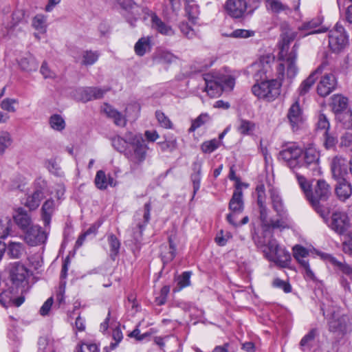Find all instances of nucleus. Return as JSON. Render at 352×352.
Masks as SVG:
<instances>
[{
    "label": "nucleus",
    "instance_id": "1",
    "mask_svg": "<svg viewBox=\"0 0 352 352\" xmlns=\"http://www.w3.org/2000/svg\"><path fill=\"white\" fill-rule=\"evenodd\" d=\"M285 69V64L279 63L276 78L256 81L252 87V94L260 100L267 102L274 100L280 94L281 80L284 76Z\"/></svg>",
    "mask_w": 352,
    "mask_h": 352
},
{
    "label": "nucleus",
    "instance_id": "2",
    "mask_svg": "<svg viewBox=\"0 0 352 352\" xmlns=\"http://www.w3.org/2000/svg\"><path fill=\"white\" fill-rule=\"evenodd\" d=\"M296 32L289 30L282 35V43L280 50V58L285 61V65H287V77L290 81L296 76L298 72V68L296 65L297 58L298 46L295 44L292 50L287 54L289 44L296 37Z\"/></svg>",
    "mask_w": 352,
    "mask_h": 352
},
{
    "label": "nucleus",
    "instance_id": "3",
    "mask_svg": "<svg viewBox=\"0 0 352 352\" xmlns=\"http://www.w3.org/2000/svg\"><path fill=\"white\" fill-rule=\"evenodd\" d=\"M331 194L330 186L324 180L318 179L314 186V191L307 194V199L311 204L316 212L325 219L329 214V210L321 202L326 201Z\"/></svg>",
    "mask_w": 352,
    "mask_h": 352
},
{
    "label": "nucleus",
    "instance_id": "4",
    "mask_svg": "<svg viewBox=\"0 0 352 352\" xmlns=\"http://www.w3.org/2000/svg\"><path fill=\"white\" fill-rule=\"evenodd\" d=\"M127 149L125 151V157L133 164L142 162L146 155L148 150L146 141L141 133L127 132Z\"/></svg>",
    "mask_w": 352,
    "mask_h": 352
},
{
    "label": "nucleus",
    "instance_id": "5",
    "mask_svg": "<svg viewBox=\"0 0 352 352\" xmlns=\"http://www.w3.org/2000/svg\"><path fill=\"white\" fill-rule=\"evenodd\" d=\"M140 109V107L138 103L129 104L125 108V116H123L120 111L108 104H104L102 107V111L108 118L113 120L116 125L119 126L126 125V116L135 118L138 116Z\"/></svg>",
    "mask_w": 352,
    "mask_h": 352
},
{
    "label": "nucleus",
    "instance_id": "6",
    "mask_svg": "<svg viewBox=\"0 0 352 352\" xmlns=\"http://www.w3.org/2000/svg\"><path fill=\"white\" fill-rule=\"evenodd\" d=\"M302 149L296 143L288 142L283 145L278 153V159L285 162L291 169L300 168Z\"/></svg>",
    "mask_w": 352,
    "mask_h": 352
},
{
    "label": "nucleus",
    "instance_id": "7",
    "mask_svg": "<svg viewBox=\"0 0 352 352\" xmlns=\"http://www.w3.org/2000/svg\"><path fill=\"white\" fill-rule=\"evenodd\" d=\"M349 45L348 35L340 23H337L335 27L329 33V46L335 53L342 51Z\"/></svg>",
    "mask_w": 352,
    "mask_h": 352
},
{
    "label": "nucleus",
    "instance_id": "8",
    "mask_svg": "<svg viewBox=\"0 0 352 352\" xmlns=\"http://www.w3.org/2000/svg\"><path fill=\"white\" fill-rule=\"evenodd\" d=\"M274 63V57L271 55L263 56L258 62L254 64L256 72L254 78L256 81L272 79V67Z\"/></svg>",
    "mask_w": 352,
    "mask_h": 352
},
{
    "label": "nucleus",
    "instance_id": "9",
    "mask_svg": "<svg viewBox=\"0 0 352 352\" xmlns=\"http://www.w3.org/2000/svg\"><path fill=\"white\" fill-rule=\"evenodd\" d=\"M109 91V88L80 87L75 90L74 97L80 101L86 102L92 100L102 98Z\"/></svg>",
    "mask_w": 352,
    "mask_h": 352
},
{
    "label": "nucleus",
    "instance_id": "10",
    "mask_svg": "<svg viewBox=\"0 0 352 352\" xmlns=\"http://www.w3.org/2000/svg\"><path fill=\"white\" fill-rule=\"evenodd\" d=\"M29 270L19 263H14L10 270V276L12 284L18 287H24L28 284Z\"/></svg>",
    "mask_w": 352,
    "mask_h": 352
},
{
    "label": "nucleus",
    "instance_id": "11",
    "mask_svg": "<svg viewBox=\"0 0 352 352\" xmlns=\"http://www.w3.org/2000/svg\"><path fill=\"white\" fill-rule=\"evenodd\" d=\"M24 232V240L30 246L43 244L47 239V232L38 225L32 226Z\"/></svg>",
    "mask_w": 352,
    "mask_h": 352
},
{
    "label": "nucleus",
    "instance_id": "12",
    "mask_svg": "<svg viewBox=\"0 0 352 352\" xmlns=\"http://www.w3.org/2000/svg\"><path fill=\"white\" fill-rule=\"evenodd\" d=\"M329 226L337 234H344L350 227L349 218L344 212H333Z\"/></svg>",
    "mask_w": 352,
    "mask_h": 352
},
{
    "label": "nucleus",
    "instance_id": "13",
    "mask_svg": "<svg viewBox=\"0 0 352 352\" xmlns=\"http://www.w3.org/2000/svg\"><path fill=\"white\" fill-rule=\"evenodd\" d=\"M248 3L245 0H227L225 9L228 15L232 18L239 19L246 12Z\"/></svg>",
    "mask_w": 352,
    "mask_h": 352
},
{
    "label": "nucleus",
    "instance_id": "14",
    "mask_svg": "<svg viewBox=\"0 0 352 352\" xmlns=\"http://www.w3.org/2000/svg\"><path fill=\"white\" fill-rule=\"evenodd\" d=\"M337 80L333 74H324L317 86L318 94L322 97L330 94L336 87Z\"/></svg>",
    "mask_w": 352,
    "mask_h": 352
},
{
    "label": "nucleus",
    "instance_id": "15",
    "mask_svg": "<svg viewBox=\"0 0 352 352\" xmlns=\"http://www.w3.org/2000/svg\"><path fill=\"white\" fill-rule=\"evenodd\" d=\"M318 162L319 153L314 147L309 146L304 151H302V157L300 160V168L305 167L315 170L318 167Z\"/></svg>",
    "mask_w": 352,
    "mask_h": 352
},
{
    "label": "nucleus",
    "instance_id": "16",
    "mask_svg": "<svg viewBox=\"0 0 352 352\" xmlns=\"http://www.w3.org/2000/svg\"><path fill=\"white\" fill-rule=\"evenodd\" d=\"M287 118L294 131L298 130L303 124L302 111L298 101H296L289 109Z\"/></svg>",
    "mask_w": 352,
    "mask_h": 352
},
{
    "label": "nucleus",
    "instance_id": "17",
    "mask_svg": "<svg viewBox=\"0 0 352 352\" xmlns=\"http://www.w3.org/2000/svg\"><path fill=\"white\" fill-rule=\"evenodd\" d=\"M329 329L338 336H344L347 331V318L333 313L329 321Z\"/></svg>",
    "mask_w": 352,
    "mask_h": 352
},
{
    "label": "nucleus",
    "instance_id": "18",
    "mask_svg": "<svg viewBox=\"0 0 352 352\" xmlns=\"http://www.w3.org/2000/svg\"><path fill=\"white\" fill-rule=\"evenodd\" d=\"M16 294L17 289L14 287H9L7 290H3L0 294V303L4 307H7L10 304L19 307L23 303L24 298H15Z\"/></svg>",
    "mask_w": 352,
    "mask_h": 352
},
{
    "label": "nucleus",
    "instance_id": "19",
    "mask_svg": "<svg viewBox=\"0 0 352 352\" xmlns=\"http://www.w3.org/2000/svg\"><path fill=\"white\" fill-rule=\"evenodd\" d=\"M13 219L15 223L23 232H25L30 227L34 226L30 215L23 208H19L16 210Z\"/></svg>",
    "mask_w": 352,
    "mask_h": 352
},
{
    "label": "nucleus",
    "instance_id": "20",
    "mask_svg": "<svg viewBox=\"0 0 352 352\" xmlns=\"http://www.w3.org/2000/svg\"><path fill=\"white\" fill-rule=\"evenodd\" d=\"M331 171L333 177L337 179V182L345 179L344 176L347 174L346 162L344 159L336 157L331 162Z\"/></svg>",
    "mask_w": 352,
    "mask_h": 352
},
{
    "label": "nucleus",
    "instance_id": "21",
    "mask_svg": "<svg viewBox=\"0 0 352 352\" xmlns=\"http://www.w3.org/2000/svg\"><path fill=\"white\" fill-rule=\"evenodd\" d=\"M326 67L325 63L321 64L315 71H314L305 80L302 82L298 92L300 96H304L309 92L310 89L318 78V74H321L322 69Z\"/></svg>",
    "mask_w": 352,
    "mask_h": 352
},
{
    "label": "nucleus",
    "instance_id": "22",
    "mask_svg": "<svg viewBox=\"0 0 352 352\" xmlns=\"http://www.w3.org/2000/svg\"><path fill=\"white\" fill-rule=\"evenodd\" d=\"M204 80L206 83L205 91L209 96L214 98L221 95L222 92V87H221L217 77L206 74L204 76Z\"/></svg>",
    "mask_w": 352,
    "mask_h": 352
},
{
    "label": "nucleus",
    "instance_id": "23",
    "mask_svg": "<svg viewBox=\"0 0 352 352\" xmlns=\"http://www.w3.org/2000/svg\"><path fill=\"white\" fill-rule=\"evenodd\" d=\"M151 210V203H146L142 209L138 210L134 216L137 228L142 232L143 227L148 222L150 219V211Z\"/></svg>",
    "mask_w": 352,
    "mask_h": 352
},
{
    "label": "nucleus",
    "instance_id": "24",
    "mask_svg": "<svg viewBox=\"0 0 352 352\" xmlns=\"http://www.w3.org/2000/svg\"><path fill=\"white\" fill-rule=\"evenodd\" d=\"M243 207L242 190L236 188L229 203V209L232 212L230 214H233L234 217H235L236 214L242 212Z\"/></svg>",
    "mask_w": 352,
    "mask_h": 352
},
{
    "label": "nucleus",
    "instance_id": "25",
    "mask_svg": "<svg viewBox=\"0 0 352 352\" xmlns=\"http://www.w3.org/2000/svg\"><path fill=\"white\" fill-rule=\"evenodd\" d=\"M335 193L338 199L342 201H346L352 195V187L346 179L337 182L335 187Z\"/></svg>",
    "mask_w": 352,
    "mask_h": 352
},
{
    "label": "nucleus",
    "instance_id": "26",
    "mask_svg": "<svg viewBox=\"0 0 352 352\" xmlns=\"http://www.w3.org/2000/svg\"><path fill=\"white\" fill-rule=\"evenodd\" d=\"M44 198V192L41 189L35 190L32 194L28 195L23 203L30 210H35Z\"/></svg>",
    "mask_w": 352,
    "mask_h": 352
},
{
    "label": "nucleus",
    "instance_id": "27",
    "mask_svg": "<svg viewBox=\"0 0 352 352\" xmlns=\"http://www.w3.org/2000/svg\"><path fill=\"white\" fill-rule=\"evenodd\" d=\"M268 192L270 194L272 208L276 212L287 211L285 208L283 199L276 188L269 186Z\"/></svg>",
    "mask_w": 352,
    "mask_h": 352
},
{
    "label": "nucleus",
    "instance_id": "28",
    "mask_svg": "<svg viewBox=\"0 0 352 352\" xmlns=\"http://www.w3.org/2000/svg\"><path fill=\"white\" fill-rule=\"evenodd\" d=\"M276 215L278 217L276 220L270 219L269 226L266 227L267 229H285L289 228V218L287 211L276 212Z\"/></svg>",
    "mask_w": 352,
    "mask_h": 352
},
{
    "label": "nucleus",
    "instance_id": "29",
    "mask_svg": "<svg viewBox=\"0 0 352 352\" xmlns=\"http://www.w3.org/2000/svg\"><path fill=\"white\" fill-rule=\"evenodd\" d=\"M331 106L337 116L338 114L347 111L348 99L341 95H334L331 98Z\"/></svg>",
    "mask_w": 352,
    "mask_h": 352
},
{
    "label": "nucleus",
    "instance_id": "30",
    "mask_svg": "<svg viewBox=\"0 0 352 352\" xmlns=\"http://www.w3.org/2000/svg\"><path fill=\"white\" fill-rule=\"evenodd\" d=\"M94 182L96 187L102 190H106L109 186H115L113 178L110 175L107 176L102 170L96 173Z\"/></svg>",
    "mask_w": 352,
    "mask_h": 352
},
{
    "label": "nucleus",
    "instance_id": "31",
    "mask_svg": "<svg viewBox=\"0 0 352 352\" xmlns=\"http://www.w3.org/2000/svg\"><path fill=\"white\" fill-rule=\"evenodd\" d=\"M55 204L53 199L46 200L41 208V218L44 226L48 227L51 223L52 214L54 211Z\"/></svg>",
    "mask_w": 352,
    "mask_h": 352
},
{
    "label": "nucleus",
    "instance_id": "32",
    "mask_svg": "<svg viewBox=\"0 0 352 352\" xmlns=\"http://www.w3.org/2000/svg\"><path fill=\"white\" fill-rule=\"evenodd\" d=\"M266 257L275 263L285 267L290 261V254L283 249H279L274 254H270L266 252Z\"/></svg>",
    "mask_w": 352,
    "mask_h": 352
},
{
    "label": "nucleus",
    "instance_id": "33",
    "mask_svg": "<svg viewBox=\"0 0 352 352\" xmlns=\"http://www.w3.org/2000/svg\"><path fill=\"white\" fill-rule=\"evenodd\" d=\"M152 49V37H142L140 38L134 46L135 54L139 56H144Z\"/></svg>",
    "mask_w": 352,
    "mask_h": 352
},
{
    "label": "nucleus",
    "instance_id": "34",
    "mask_svg": "<svg viewBox=\"0 0 352 352\" xmlns=\"http://www.w3.org/2000/svg\"><path fill=\"white\" fill-rule=\"evenodd\" d=\"M192 173L190 179L193 186V192L195 194L200 188L201 164L199 162H195L192 165Z\"/></svg>",
    "mask_w": 352,
    "mask_h": 352
},
{
    "label": "nucleus",
    "instance_id": "35",
    "mask_svg": "<svg viewBox=\"0 0 352 352\" xmlns=\"http://www.w3.org/2000/svg\"><path fill=\"white\" fill-rule=\"evenodd\" d=\"M266 9L273 13L289 10V6L281 0H264Z\"/></svg>",
    "mask_w": 352,
    "mask_h": 352
},
{
    "label": "nucleus",
    "instance_id": "36",
    "mask_svg": "<svg viewBox=\"0 0 352 352\" xmlns=\"http://www.w3.org/2000/svg\"><path fill=\"white\" fill-rule=\"evenodd\" d=\"M322 23V20L319 18L314 19L310 21L304 23L298 28L300 31H307L306 34H311L322 32L320 28L317 29Z\"/></svg>",
    "mask_w": 352,
    "mask_h": 352
},
{
    "label": "nucleus",
    "instance_id": "37",
    "mask_svg": "<svg viewBox=\"0 0 352 352\" xmlns=\"http://www.w3.org/2000/svg\"><path fill=\"white\" fill-rule=\"evenodd\" d=\"M318 336V331L316 329L310 330L300 340V348L302 351L310 350L312 346V342L316 337Z\"/></svg>",
    "mask_w": 352,
    "mask_h": 352
},
{
    "label": "nucleus",
    "instance_id": "38",
    "mask_svg": "<svg viewBox=\"0 0 352 352\" xmlns=\"http://www.w3.org/2000/svg\"><path fill=\"white\" fill-rule=\"evenodd\" d=\"M21 68L25 72H33L38 69V63L32 55H28L21 59L19 62Z\"/></svg>",
    "mask_w": 352,
    "mask_h": 352
},
{
    "label": "nucleus",
    "instance_id": "39",
    "mask_svg": "<svg viewBox=\"0 0 352 352\" xmlns=\"http://www.w3.org/2000/svg\"><path fill=\"white\" fill-rule=\"evenodd\" d=\"M186 12L188 19L195 23L199 14V6L194 0H186Z\"/></svg>",
    "mask_w": 352,
    "mask_h": 352
},
{
    "label": "nucleus",
    "instance_id": "40",
    "mask_svg": "<svg viewBox=\"0 0 352 352\" xmlns=\"http://www.w3.org/2000/svg\"><path fill=\"white\" fill-rule=\"evenodd\" d=\"M161 250V257L164 263L172 261L175 257V247L170 239H169L168 245L162 246Z\"/></svg>",
    "mask_w": 352,
    "mask_h": 352
},
{
    "label": "nucleus",
    "instance_id": "41",
    "mask_svg": "<svg viewBox=\"0 0 352 352\" xmlns=\"http://www.w3.org/2000/svg\"><path fill=\"white\" fill-rule=\"evenodd\" d=\"M8 254L12 258H19L24 252V246L23 243L19 242H10L8 243Z\"/></svg>",
    "mask_w": 352,
    "mask_h": 352
},
{
    "label": "nucleus",
    "instance_id": "42",
    "mask_svg": "<svg viewBox=\"0 0 352 352\" xmlns=\"http://www.w3.org/2000/svg\"><path fill=\"white\" fill-rule=\"evenodd\" d=\"M50 127L56 131H62L65 129L66 123L64 118L59 114H53L49 119Z\"/></svg>",
    "mask_w": 352,
    "mask_h": 352
},
{
    "label": "nucleus",
    "instance_id": "43",
    "mask_svg": "<svg viewBox=\"0 0 352 352\" xmlns=\"http://www.w3.org/2000/svg\"><path fill=\"white\" fill-rule=\"evenodd\" d=\"M155 58L160 63L168 64L173 63L176 60L177 58L172 53L168 51H165L159 49L155 52Z\"/></svg>",
    "mask_w": 352,
    "mask_h": 352
},
{
    "label": "nucleus",
    "instance_id": "44",
    "mask_svg": "<svg viewBox=\"0 0 352 352\" xmlns=\"http://www.w3.org/2000/svg\"><path fill=\"white\" fill-rule=\"evenodd\" d=\"M155 30L162 35L173 36L175 34L174 30L170 25L163 22L160 18L155 16Z\"/></svg>",
    "mask_w": 352,
    "mask_h": 352
},
{
    "label": "nucleus",
    "instance_id": "45",
    "mask_svg": "<svg viewBox=\"0 0 352 352\" xmlns=\"http://www.w3.org/2000/svg\"><path fill=\"white\" fill-rule=\"evenodd\" d=\"M109 247H110V257L112 260H115L116 256L118 255L120 242L118 239L113 234L108 236L107 239Z\"/></svg>",
    "mask_w": 352,
    "mask_h": 352
},
{
    "label": "nucleus",
    "instance_id": "46",
    "mask_svg": "<svg viewBox=\"0 0 352 352\" xmlns=\"http://www.w3.org/2000/svg\"><path fill=\"white\" fill-rule=\"evenodd\" d=\"M328 258L329 259V261L335 265L339 270H340L344 274L349 276L351 279H352V266L348 265L346 263H342L337 259L330 255L328 256Z\"/></svg>",
    "mask_w": 352,
    "mask_h": 352
},
{
    "label": "nucleus",
    "instance_id": "47",
    "mask_svg": "<svg viewBox=\"0 0 352 352\" xmlns=\"http://www.w3.org/2000/svg\"><path fill=\"white\" fill-rule=\"evenodd\" d=\"M127 132L124 134L123 138L120 136L112 138V146L119 152L124 153L127 149L128 141L126 140Z\"/></svg>",
    "mask_w": 352,
    "mask_h": 352
},
{
    "label": "nucleus",
    "instance_id": "48",
    "mask_svg": "<svg viewBox=\"0 0 352 352\" xmlns=\"http://www.w3.org/2000/svg\"><path fill=\"white\" fill-rule=\"evenodd\" d=\"M32 26L40 33H45L47 29L46 17L42 14L36 15L32 19Z\"/></svg>",
    "mask_w": 352,
    "mask_h": 352
},
{
    "label": "nucleus",
    "instance_id": "49",
    "mask_svg": "<svg viewBox=\"0 0 352 352\" xmlns=\"http://www.w3.org/2000/svg\"><path fill=\"white\" fill-rule=\"evenodd\" d=\"M223 91H231L235 85V79L230 75L217 76Z\"/></svg>",
    "mask_w": 352,
    "mask_h": 352
},
{
    "label": "nucleus",
    "instance_id": "50",
    "mask_svg": "<svg viewBox=\"0 0 352 352\" xmlns=\"http://www.w3.org/2000/svg\"><path fill=\"white\" fill-rule=\"evenodd\" d=\"M99 55L97 51H84L82 54V63L85 65H91L98 60Z\"/></svg>",
    "mask_w": 352,
    "mask_h": 352
},
{
    "label": "nucleus",
    "instance_id": "51",
    "mask_svg": "<svg viewBox=\"0 0 352 352\" xmlns=\"http://www.w3.org/2000/svg\"><path fill=\"white\" fill-rule=\"evenodd\" d=\"M12 223L10 218L6 217L0 219V238L5 239L12 230Z\"/></svg>",
    "mask_w": 352,
    "mask_h": 352
},
{
    "label": "nucleus",
    "instance_id": "52",
    "mask_svg": "<svg viewBox=\"0 0 352 352\" xmlns=\"http://www.w3.org/2000/svg\"><path fill=\"white\" fill-rule=\"evenodd\" d=\"M224 36L235 38H247L254 36V32L245 29H236L230 34H223Z\"/></svg>",
    "mask_w": 352,
    "mask_h": 352
},
{
    "label": "nucleus",
    "instance_id": "53",
    "mask_svg": "<svg viewBox=\"0 0 352 352\" xmlns=\"http://www.w3.org/2000/svg\"><path fill=\"white\" fill-rule=\"evenodd\" d=\"M336 119L342 124L343 127L346 129H352V111L347 110L336 116Z\"/></svg>",
    "mask_w": 352,
    "mask_h": 352
},
{
    "label": "nucleus",
    "instance_id": "54",
    "mask_svg": "<svg viewBox=\"0 0 352 352\" xmlns=\"http://www.w3.org/2000/svg\"><path fill=\"white\" fill-rule=\"evenodd\" d=\"M294 257L298 261L300 265L302 262H308L305 258L309 254L308 250L301 245H296L293 248Z\"/></svg>",
    "mask_w": 352,
    "mask_h": 352
},
{
    "label": "nucleus",
    "instance_id": "55",
    "mask_svg": "<svg viewBox=\"0 0 352 352\" xmlns=\"http://www.w3.org/2000/svg\"><path fill=\"white\" fill-rule=\"evenodd\" d=\"M210 120V116L205 113L200 114L196 119H195L189 129V131H195L197 129L199 128L204 124L208 122Z\"/></svg>",
    "mask_w": 352,
    "mask_h": 352
},
{
    "label": "nucleus",
    "instance_id": "56",
    "mask_svg": "<svg viewBox=\"0 0 352 352\" xmlns=\"http://www.w3.org/2000/svg\"><path fill=\"white\" fill-rule=\"evenodd\" d=\"M11 144L10 134L7 131H0V155L3 154Z\"/></svg>",
    "mask_w": 352,
    "mask_h": 352
},
{
    "label": "nucleus",
    "instance_id": "57",
    "mask_svg": "<svg viewBox=\"0 0 352 352\" xmlns=\"http://www.w3.org/2000/svg\"><path fill=\"white\" fill-rule=\"evenodd\" d=\"M155 118L157 120L159 125L164 129H172L173 126V122L169 118L166 116L163 112H155Z\"/></svg>",
    "mask_w": 352,
    "mask_h": 352
},
{
    "label": "nucleus",
    "instance_id": "58",
    "mask_svg": "<svg viewBox=\"0 0 352 352\" xmlns=\"http://www.w3.org/2000/svg\"><path fill=\"white\" fill-rule=\"evenodd\" d=\"M18 103L19 101L16 99L6 98L1 101L0 107L8 112L14 113L16 111L14 105Z\"/></svg>",
    "mask_w": 352,
    "mask_h": 352
},
{
    "label": "nucleus",
    "instance_id": "59",
    "mask_svg": "<svg viewBox=\"0 0 352 352\" xmlns=\"http://www.w3.org/2000/svg\"><path fill=\"white\" fill-rule=\"evenodd\" d=\"M219 140H217V139H212L211 140L203 142L201 146V149L205 153H210L219 148Z\"/></svg>",
    "mask_w": 352,
    "mask_h": 352
},
{
    "label": "nucleus",
    "instance_id": "60",
    "mask_svg": "<svg viewBox=\"0 0 352 352\" xmlns=\"http://www.w3.org/2000/svg\"><path fill=\"white\" fill-rule=\"evenodd\" d=\"M259 208V213H260V220L262 223L263 228L265 229L267 226H269V222L270 219H268V210L265 205V203L258 204Z\"/></svg>",
    "mask_w": 352,
    "mask_h": 352
},
{
    "label": "nucleus",
    "instance_id": "61",
    "mask_svg": "<svg viewBox=\"0 0 352 352\" xmlns=\"http://www.w3.org/2000/svg\"><path fill=\"white\" fill-rule=\"evenodd\" d=\"M191 274L190 272H184L181 276H178L177 281L179 290L190 285Z\"/></svg>",
    "mask_w": 352,
    "mask_h": 352
},
{
    "label": "nucleus",
    "instance_id": "62",
    "mask_svg": "<svg viewBox=\"0 0 352 352\" xmlns=\"http://www.w3.org/2000/svg\"><path fill=\"white\" fill-rule=\"evenodd\" d=\"M254 124L250 121L241 120L240 124L238 127V131L243 135L248 134L250 131H253Z\"/></svg>",
    "mask_w": 352,
    "mask_h": 352
},
{
    "label": "nucleus",
    "instance_id": "63",
    "mask_svg": "<svg viewBox=\"0 0 352 352\" xmlns=\"http://www.w3.org/2000/svg\"><path fill=\"white\" fill-rule=\"evenodd\" d=\"M272 285L274 287L282 289L285 293H289L292 291L290 284L278 278H276L273 280Z\"/></svg>",
    "mask_w": 352,
    "mask_h": 352
},
{
    "label": "nucleus",
    "instance_id": "64",
    "mask_svg": "<svg viewBox=\"0 0 352 352\" xmlns=\"http://www.w3.org/2000/svg\"><path fill=\"white\" fill-rule=\"evenodd\" d=\"M342 250L345 254L352 255V233L348 234L342 243Z\"/></svg>",
    "mask_w": 352,
    "mask_h": 352
}]
</instances>
